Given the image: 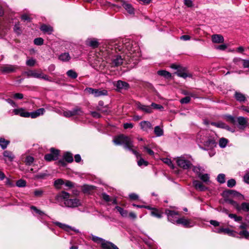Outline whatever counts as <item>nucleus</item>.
<instances>
[{
  "label": "nucleus",
  "instance_id": "obj_1",
  "mask_svg": "<svg viewBox=\"0 0 249 249\" xmlns=\"http://www.w3.org/2000/svg\"><path fill=\"white\" fill-rule=\"evenodd\" d=\"M125 51L120 54L114 55L111 57L109 64L111 67H117L123 64H127L131 62L135 57L140 55L139 47L138 45L130 41L124 44Z\"/></svg>",
  "mask_w": 249,
  "mask_h": 249
},
{
  "label": "nucleus",
  "instance_id": "obj_2",
  "mask_svg": "<svg viewBox=\"0 0 249 249\" xmlns=\"http://www.w3.org/2000/svg\"><path fill=\"white\" fill-rule=\"evenodd\" d=\"M113 142L116 145L124 144L125 148L131 151L137 158L141 157V154L133 149L134 146L131 138L124 135H120L115 137L113 140Z\"/></svg>",
  "mask_w": 249,
  "mask_h": 249
},
{
  "label": "nucleus",
  "instance_id": "obj_3",
  "mask_svg": "<svg viewBox=\"0 0 249 249\" xmlns=\"http://www.w3.org/2000/svg\"><path fill=\"white\" fill-rule=\"evenodd\" d=\"M176 162L178 165L183 169H188L192 166L191 162L183 156L177 158Z\"/></svg>",
  "mask_w": 249,
  "mask_h": 249
},
{
  "label": "nucleus",
  "instance_id": "obj_4",
  "mask_svg": "<svg viewBox=\"0 0 249 249\" xmlns=\"http://www.w3.org/2000/svg\"><path fill=\"white\" fill-rule=\"evenodd\" d=\"M83 114V111L81 108L76 107L72 110H63L62 115L67 118H69L74 116H81Z\"/></svg>",
  "mask_w": 249,
  "mask_h": 249
},
{
  "label": "nucleus",
  "instance_id": "obj_5",
  "mask_svg": "<svg viewBox=\"0 0 249 249\" xmlns=\"http://www.w3.org/2000/svg\"><path fill=\"white\" fill-rule=\"evenodd\" d=\"M85 91L90 94H92L94 97H99L101 96L107 95V91L105 89H95L91 88H87Z\"/></svg>",
  "mask_w": 249,
  "mask_h": 249
},
{
  "label": "nucleus",
  "instance_id": "obj_6",
  "mask_svg": "<svg viewBox=\"0 0 249 249\" xmlns=\"http://www.w3.org/2000/svg\"><path fill=\"white\" fill-rule=\"evenodd\" d=\"M50 152V153L45 155L44 157L45 160L47 161L57 160L59 154V151L53 148H51Z\"/></svg>",
  "mask_w": 249,
  "mask_h": 249
},
{
  "label": "nucleus",
  "instance_id": "obj_7",
  "mask_svg": "<svg viewBox=\"0 0 249 249\" xmlns=\"http://www.w3.org/2000/svg\"><path fill=\"white\" fill-rule=\"evenodd\" d=\"M18 69L19 67L17 65L5 64L2 66L0 67V70L2 73L7 74L14 72Z\"/></svg>",
  "mask_w": 249,
  "mask_h": 249
},
{
  "label": "nucleus",
  "instance_id": "obj_8",
  "mask_svg": "<svg viewBox=\"0 0 249 249\" xmlns=\"http://www.w3.org/2000/svg\"><path fill=\"white\" fill-rule=\"evenodd\" d=\"M165 213L167 216L168 219L173 223H177L178 219V212L167 209L165 210Z\"/></svg>",
  "mask_w": 249,
  "mask_h": 249
},
{
  "label": "nucleus",
  "instance_id": "obj_9",
  "mask_svg": "<svg viewBox=\"0 0 249 249\" xmlns=\"http://www.w3.org/2000/svg\"><path fill=\"white\" fill-rule=\"evenodd\" d=\"M64 204L66 207L73 208L81 205V202L77 198L68 199L65 201Z\"/></svg>",
  "mask_w": 249,
  "mask_h": 249
},
{
  "label": "nucleus",
  "instance_id": "obj_10",
  "mask_svg": "<svg viewBox=\"0 0 249 249\" xmlns=\"http://www.w3.org/2000/svg\"><path fill=\"white\" fill-rule=\"evenodd\" d=\"M223 196L225 202L232 204L233 198V191L232 190L225 191L223 193Z\"/></svg>",
  "mask_w": 249,
  "mask_h": 249
},
{
  "label": "nucleus",
  "instance_id": "obj_11",
  "mask_svg": "<svg viewBox=\"0 0 249 249\" xmlns=\"http://www.w3.org/2000/svg\"><path fill=\"white\" fill-rule=\"evenodd\" d=\"M117 1H121L122 2V5L124 9L130 15H134L135 14V9L133 7L132 5L127 3L123 0H116Z\"/></svg>",
  "mask_w": 249,
  "mask_h": 249
},
{
  "label": "nucleus",
  "instance_id": "obj_12",
  "mask_svg": "<svg viewBox=\"0 0 249 249\" xmlns=\"http://www.w3.org/2000/svg\"><path fill=\"white\" fill-rule=\"evenodd\" d=\"M176 74L179 77L186 78L187 77H192V75L188 72L187 69L185 68L180 67L178 70Z\"/></svg>",
  "mask_w": 249,
  "mask_h": 249
},
{
  "label": "nucleus",
  "instance_id": "obj_13",
  "mask_svg": "<svg viewBox=\"0 0 249 249\" xmlns=\"http://www.w3.org/2000/svg\"><path fill=\"white\" fill-rule=\"evenodd\" d=\"M204 145L208 149L212 148L216 146V143L213 138L210 137L206 138L204 141Z\"/></svg>",
  "mask_w": 249,
  "mask_h": 249
},
{
  "label": "nucleus",
  "instance_id": "obj_14",
  "mask_svg": "<svg viewBox=\"0 0 249 249\" xmlns=\"http://www.w3.org/2000/svg\"><path fill=\"white\" fill-rule=\"evenodd\" d=\"M237 126L240 129H244L248 125L247 119L243 117H239L237 119Z\"/></svg>",
  "mask_w": 249,
  "mask_h": 249
},
{
  "label": "nucleus",
  "instance_id": "obj_15",
  "mask_svg": "<svg viewBox=\"0 0 249 249\" xmlns=\"http://www.w3.org/2000/svg\"><path fill=\"white\" fill-rule=\"evenodd\" d=\"M53 223L60 227V228L64 230L67 232H69L70 231H73L76 232H78L79 231L78 230L75 229L74 228H72L69 225H66L65 224H63L62 223L59 222H54Z\"/></svg>",
  "mask_w": 249,
  "mask_h": 249
},
{
  "label": "nucleus",
  "instance_id": "obj_16",
  "mask_svg": "<svg viewBox=\"0 0 249 249\" xmlns=\"http://www.w3.org/2000/svg\"><path fill=\"white\" fill-rule=\"evenodd\" d=\"M13 111L15 115H19L23 117H30V113L26 111L25 109L23 108L14 109Z\"/></svg>",
  "mask_w": 249,
  "mask_h": 249
},
{
  "label": "nucleus",
  "instance_id": "obj_17",
  "mask_svg": "<svg viewBox=\"0 0 249 249\" xmlns=\"http://www.w3.org/2000/svg\"><path fill=\"white\" fill-rule=\"evenodd\" d=\"M193 185L196 190L199 191H205L208 189V188L205 186L202 182L198 180H194Z\"/></svg>",
  "mask_w": 249,
  "mask_h": 249
},
{
  "label": "nucleus",
  "instance_id": "obj_18",
  "mask_svg": "<svg viewBox=\"0 0 249 249\" xmlns=\"http://www.w3.org/2000/svg\"><path fill=\"white\" fill-rule=\"evenodd\" d=\"M136 106L138 109L145 113H150L152 112V109L150 106L142 105L140 102L136 103Z\"/></svg>",
  "mask_w": 249,
  "mask_h": 249
},
{
  "label": "nucleus",
  "instance_id": "obj_19",
  "mask_svg": "<svg viewBox=\"0 0 249 249\" xmlns=\"http://www.w3.org/2000/svg\"><path fill=\"white\" fill-rule=\"evenodd\" d=\"M101 246L103 249H119L115 244L105 240L101 243Z\"/></svg>",
  "mask_w": 249,
  "mask_h": 249
},
{
  "label": "nucleus",
  "instance_id": "obj_20",
  "mask_svg": "<svg viewBox=\"0 0 249 249\" xmlns=\"http://www.w3.org/2000/svg\"><path fill=\"white\" fill-rule=\"evenodd\" d=\"M177 224H181L185 227H191L193 226V224L190 220L185 218H178L177 223Z\"/></svg>",
  "mask_w": 249,
  "mask_h": 249
},
{
  "label": "nucleus",
  "instance_id": "obj_21",
  "mask_svg": "<svg viewBox=\"0 0 249 249\" xmlns=\"http://www.w3.org/2000/svg\"><path fill=\"white\" fill-rule=\"evenodd\" d=\"M140 125L141 126V129L144 131L147 132L148 130H150L152 128V125L151 124L148 122L146 121H143L141 122L140 123Z\"/></svg>",
  "mask_w": 249,
  "mask_h": 249
},
{
  "label": "nucleus",
  "instance_id": "obj_22",
  "mask_svg": "<svg viewBox=\"0 0 249 249\" xmlns=\"http://www.w3.org/2000/svg\"><path fill=\"white\" fill-rule=\"evenodd\" d=\"M234 97L237 101L241 103L245 102L247 100L245 94L238 91L235 92Z\"/></svg>",
  "mask_w": 249,
  "mask_h": 249
},
{
  "label": "nucleus",
  "instance_id": "obj_23",
  "mask_svg": "<svg viewBox=\"0 0 249 249\" xmlns=\"http://www.w3.org/2000/svg\"><path fill=\"white\" fill-rule=\"evenodd\" d=\"M45 110L43 108H40L30 113V117L32 118H36L40 115H43Z\"/></svg>",
  "mask_w": 249,
  "mask_h": 249
},
{
  "label": "nucleus",
  "instance_id": "obj_24",
  "mask_svg": "<svg viewBox=\"0 0 249 249\" xmlns=\"http://www.w3.org/2000/svg\"><path fill=\"white\" fill-rule=\"evenodd\" d=\"M86 42L87 45L93 48L97 47L99 45L98 40L95 38H88Z\"/></svg>",
  "mask_w": 249,
  "mask_h": 249
},
{
  "label": "nucleus",
  "instance_id": "obj_25",
  "mask_svg": "<svg viewBox=\"0 0 249 249\" xmlns=\"http://www.w3.org/2000/svg\"><path fill=\"white\" fill-rule=\"evenodd\" d=\"M212 40L215 43H221L224 42V38L221 35L215 34L212 36Z\"/></svg>",
  "mask_w": 249,
  "mask_h": 249
},
{
  "label": "nucleus",
  "instance_id": "obj_26",
  "mask_svg": "<svg viewBox=\"0 0 249 249\" xmlns=\"http://www.w3.org/2000/svg\"><path fill=\"white\" fill-rule=\"evenodd\" d=\"M241 61L242 66L244 68L249 69V59H242L240 58H234V63L237 64L238 62Z\"/></svg>",
  "mask_w": 249,
  "mask_h": 249
},
{
  "label": "nucleus",
  "instance_id": "obj_27",
  "mask_svg": "<svg viewBox=\"0 0 249 249\" xmlns=\"http://www.w3.org/2000/svg\"><path fill=\"white\" fill-rule=\"evenodd\" d=\"M116 87L118 89H127L129 87V85L125 82L119 80L117 82Z\"/></svg>",
  "mask_w": 249,
  "mask_h": 249
},
{
  "label": "nucleus",
  "instance_id": "obj_28",
  "mask_svg": "<svg viewBox=\"0 0 249 249\" xmlns=\"http://www.w3.org/2000/svg\"><path fill=\"white\" fill-rule=\"evenodd\" d=\"M69 197H70V194L69 193H68L65 191H62L61 192H60L57 195L56 198L57 200H59L60 199H64L65 201L66 199H68Z\"/></svg>",
  "mask_w": 249,
  "mask_h": 249
},
{
  "label": "nucleus",
  "instance_id": "obj_29",
  "mask_svg": "<svg viewBox=\"0 0 249 249\" xmlns=\"http://www.w3.org/2000/svg\"><path fill=\"white\" fill-rule=\"evenodd\" d=\"M25 74L28 77H33L34 78H39L41 77L40 73H38L36 71H29L25 72Z\"/></svg>",
  "mask_w": 249,
  "mask_h": 249
},
{
  "label": "nucleus",
  "instance_id": "obj_30",
  "mask_svg": "<svg viewBox=\"0 0 249 249\" xmlns=\"http://www.w3.org/2000/svg\"><path fill=\"white\" fill-rule=\"evenodd\" d=\"M246 225L245 223H243L240 225V228L241 229H244L242 231H240L239 234L246 238H248L249 237V232L246 231L244 230L246 229Z\"/></svg>",
  "mask_w": 249,
  "mask_h": 249
},
{
  "label": "nucleus",
  "instance_id": "obj_31",
  "mask_svg": "<svg viewBox=\"0 0 249 249\" xmlns=\"http://www.w3.org/2000/svg\"><path fill=\"white\" fill-rule=\"evenodd\" d=\"M71 58L70 54L68 53H61L58 56V59L63 62L69 61Z\"/></svg>",
  "mask_w": 249,
  "mask_h": 249
},
{
  "label": "nucleus",
  "instance_id": "obj_32",
  "mask_svg": "<svg viewBox=\"0 0 249 249\" xmlns=\"http://www.w3.org/2000/svg\"><path fill=\"white\" fill-rule=\"evenodd\" d=\"M3 155L10 161H13L15 158V156L13 153L8 150L4 151L3 153Z\"/></svg>",
  "mask_w": 249,
  "mask_h": 249
},
{
  "label": "nucleus",
  "instance_id": "obj_33",
  "mask_svg": "<svg viewBox=\"0 0 249 249\" xmlns=\"http://www.w3.org/2000/svg\"><path fill=\"white\" fill-rule=\"evenodd\" d=\"M40 29L44 33H47L49 34H51L53 31V29L51 26L45 24L41 25Z\"/></svg>",
  "mask_w": 249,
  "mask_h": 249
},
{
  "label": "nucleus",
  "instance_id": "obj_34",
  "mask_svg": "<svg viewBox=\"0 0 249 249\" xmlns=\"http://www.w3.org/2000/svg\"><path fill=\"white\" fill-rule=\"evenodd\" d=\"M211 124L219 128L229 129V126L222 122H211Z\"/></svg>",
  "mask_w": 249,
  "mask_h": 249
},
{
  "label": "nucleus",
  "instance_id": "obj_35",
  "mask_svg": "<svg viewBox=\"0 0 249 249\" xmlns=\"http://www.w3.org/2000/svg\"><path fill=\"white\" fill-rule=\"evenodd\" d=\"M163 213L162 212L160 211L159 210L155 208L153 209V211L151 212V214L153 216L156 217L157 218H160L162 217Z\"/></svg>",
  "mask_w": 249,
  "mask_h": 249
},
{
  "label": "nucleus",
  "instance_id": "obj_36",
  "mask_svg": "<svg viewBox=\"0 0 249 249\" xmlns=\"http://www.w3.org/2000/svg\"><path fill=\"white\" fill-rule=\"evenodd\" d=\"M115 209L119 212L122 216L126 217L128 216V212L119 206H116Z\"/></svg>",
  "mask_w": 249,
  "mask_h": 249
},
{
  "label": "nucleus",
  "instance_id": "obj_37",
  "mask_svg": "<svg viewBox=\"0 0 249 249\" xmlns=\"http://www.w3.org/2000/svg\"><path fill=\"white\" fill-rule=\"evenodd\" d=\"M157 73L159 75L162 76L166 78H169L171 77V74L169 72L165 70L159 71Z\"/></svg>",
  "mask_w": 249,
  "mask_h": 249
},
{
  "label": "nucleus",
  "instance_id": "obj_38",
  "mask_svg": "<svg viewBox=\"0 0 249 249\" xmlns=\"http://www.w3.org/2000/svg\"><path fill=\"white\" fill-rule=\"evenodd\" d=\"M9 142H10L9 141L6 140L4 138L0 139V146L3 149H4L7 147Z\"/></svg>",
  "mask_w": 249,
  "mask_h": 249
},
{
  "label": "nucleus",
  "instance_id": "obj_39",
  "mask_svg": "<svg viewBox=\"0 0 249 249\" xmlns=\"http://www.w3.org/2000/svg\"><path fill=\"white\" fill-rule=\"evenodd\" d=\"M154 133L157 136H161L163 134V129L159 126H156L154 128Z\"/></svg>",
  "mask_w": 249,
  "mask_h": 249
},
{
  "label": "nucleus",
  "instance_id": "obj_40",
  "mask_svg": "<svg viewBox=\"0 0 249 249\" xmlns=\"http://www.w3.org/2000/svg\"><path fill=\"white\" fill-rule=\"evenodd\" d=\"M64 159L68 162H71L73 160L72 154L69 152H66L64 155Z\"/></svg>",
  "mask_w": 249,
  "mask_h": 249
},
{
  "label": "nucleus",
  "instance_id": "obj_41",
  "mask_svg": "<svg viewBox=\"0 0 249 249\" xmlns=\"http://www.w3.org/2000/svg\"><path fill=\"white\" fill-rule=\"evenodd\" d=\"M204 182L208 184L210 181L209 175L208 174H201L198 177Z\"/></svg>",
  "mask_w": 249,
  "mask_h": 249
},
{
  "label": "nucleus",
  "instance_id": "obj_42",
  "mask_svg": "<svg viewBox=\"0 0 249 249\" xmlns=\"http://www.w3.org/2000/svg\"><path fill=\"white\" fill-rule=\"evenodd\" d=\"M228 142V140L224 138L220 139L219 141V145L221 148H225Z\"/></svg>",
  "mask_w": 249,
  "mask_h": 249
},
{
  "label": "nucleus",
  "instance_id": "obj_43",
  "mask_svg": "<svg viewBox=\"0 0 249 249\" xmlns=\"http://www.w3.org/2000/svg\"><path fill=\"white\" fill-rule=\"evenodd\" d=\"M99 2L100 3L101 5L102 6H108V7H117L118 8H120V6H117L115 4H112L110 2L106 0V1H100Z\"/></svg>",
  "mask_w": 249,
  "mask_h": 249
},
{
  "label": "nucleus",
  "instance_id": "obj_44",
  "mask_svg": "<svg viewBox=\"0 0 249 249\" xmlns=\"http://www.w3.org/2000/svg\"><path fill=\"white\" fill-rule=\"evenodd\" d=\"M63 184H64V181L61 178L57 179L54 182V186L57 189H60L61 185Z\"/></svg>",
  "mask_w": 249,
  "mask_h": 249
},
{
  "label": "nucleus",
  "instance_id": "obj_45",
  "mask_svg": "<svg viewBox=\"0 0 249 249\" xmlns=\"http://www.w3.org/2000/svg\"><path fill=\"white\" fill-rule=\"evenodd\" d=\"M67 74L69 77L73 79H75L77 77L76 72L72 70H69L67 72Z\"/></svg>",
  "mask_w": 249,
  "mask_h": 249
},
{
  "label": "nucleus",
  "instance_id": "obj_46",
  "mask_svg": "<svg viewBox=\"0 0 249 249\" xmlns=\"http://www.w3.org/2000/svg\"><path fill=\"white\" fill-rule=\"evenodd\" d=\"M225 176L223 174H220L217 177V180L220 183H223L225 182Z\"/></svg>",
  "mask_w": 249,
  "mask_h": 249
},
{
  "label": "nucleus",
  "instance_id": "obj_47",
  "mask_svg": "<svg viewBox=\"0 0 249 249\" xmlns=\"http://www.w3.org/2000/svg\"><path fill=\"white\" fill-rule=\"evenodd\" d=\"M162 161L164 163L167 164L169 166H170L171 168H174V165L171 161V160L168 158H164L162 160Z\"/></svg>",
  "mask_w": 249,
  "mask_h": 249
},
{
  "label": "nucleus",
  "instance_id": "obj_48",
  "mask_svg": "<svg viewBox=\"0 0 249 249\" xmlns=\"http://www.w3.org/2000/svg\"><path fill=\"white\" fill-rule=\"evenodd\" d=\"M241 208L245 212L249 211V203H242L241 205Z\"/></svg>",
  "mask_w": 249,
  "mask_h": 249
},
{
  "label": "nucleus",
  "instance_id": "obj_49",
  "mask_svg": "<svg viewBox=\"0 0 249 249\" xmlns=\"http://www.w3.org/2000/svg\"><path fill=\"white\" fill-rule=\"evenodd\" d=\"M223 233L232 236L233 235V231L232 230H230L229 228H223Z\"/></svg>",
  "mask_w": 249,
  "mask_h": 249
},
{
  "label": "nucleus",
  "instance_id": "obj_50",
  "mask_svg": "<svg viewBox=\"0 0 249 249\" xmlns=\"http://www.w3.org/2000/svg\"><path fill=\"white\" fill-rule=\"evenodd\" d=\"M34 159L31 156H27L25 159V162L27 165H31L34 161Z\"/></svg>",
  "mask_w": 249,
  "mask_h": 249
},
{
  "label": "nucleus",
  "instance_id": "obj_51",
  "mask_svg": "<svg viewBox=\"0 0 249 249\" xmlns=\"http://www.w3.org/2000/svg\"><path fill=\"white\" fill-rule=\"evenodd\" d=\"M245 50V49L244 47H243L242 46H239L236 49V50L234 51V52L239 54H244Z\"/></svg>",
  "mask_w": 249,
  "mask_h": 249
},
{
  "label": "nucleus",
  "instance_id": "obj_52",
  "mask_svg": "<svg viewBox=\"0 0 249 249\" xmlns=\"http://www.w3.org/2000/svg\"><path fill=\"white\" fill-rule=\"evenodd\" d=\"M16 185L19 187H24L26 185V181L23 179H19L17 181Z\"/></svg>",
  "mask_w": 249,
  "mask_h": 249
},
{
  "label": "nucleus",
  "instance_id": "obj_53",
  "mask_svg": "<svg viewBox=\"0 0 249 249\" xmlns=\"http://www.w3.org/2000/svg\"><path fill=\"white\" fill-rule=\"evenodd\" d=\"M151 106L155 109H159L160 110H163V107L161 105L154 103L151 104Z\"/></svg>",
  "mask_w": 249,
  "mask_h": 249
},
{
  "label": "nucleus",
  "instance_id": "obj_54",
  "mask_svg": "<svg viewBox=\"0 0 249 249\" xmlns=\"http://www.w3.org/2000/svg\"><path fill=\"white\" fill-rule=\"evenodd\" d=\"M36 62L35 59L31 58L26 61V65L29 66H34Z\"/></svg>",
  "mask_w": 249,
  "mask_h": 249
},
{
  "label": "nucleus",
  "instance_id": "obj_55",
  "mask_svg": "<svg viewBox=\"0 0 249 249\" xmlns=\"http://www.w3.org/2000/svg\"><path fill=\"white\" fill-rule=\"evenodd\" d=\"M34 42L36 45H41L43 43V39L41 37H39L35 39Z\"/></svg>",
  "mask_w": 249,
  "mask_h": 249
},
{
  "label": "nucleus",
  "instance_id": "obj_56",
  "mask_svg": "<svg viewBox=\"0 0 249 249\" xmlns=\"http://www.w3.org/2000/svg\"><path fill=\"white\" fill-rule=\"evenodd\" d=\"M92 240L95 242L101 244L103 241H105V240L103 239L102 238L96 236H93L92 237Z\"/></svg>",
  "mask_w": 249,
  "mask_h": 249
},
{
  "label": "nucleus",
  "instance_id": "obj_57",
  "mask_svg": "<svg viewBox=\"0 0 249 249\" xmlns=\"http://www.w3.org/2000/svg\"><path fill=\"white\" fill-rule=\"evenodd\" d=\"M138 164L140 166L142 165L147 166L148 165V162L144 160L142 158H140V159L138 161Z\"/></svg>",
  "mask_w": 249,
  "mask_h": 249
},
{
  "label": "nucleus",
  "instance_id": "obj_58",
  "mask_svg": "<svg viewBox=\"0 0 249 249\" xmlns=\"http://www.w3.org/2000/svg\"><path fill=\"white\" fill-rule=\"evenodd\" d=\"M193 171L199 177L202 174L201 173V168L199 167H194Z\"/></svg>",
  "mask_w": 249,
  "mask_h": 249
},
{
  "label": "nucleus",
  "instance_id": "obj_59",
  "mask_svg": "<svg viewBox=\"0 0 249 249\" xmlns=\"http://www.w3.org/2000/svg\"><path fill=\"white\" fill-rule=\"evenodd\" d=\"M184 4L188 7H192L193 3L192 0H184Z\"/></svg>",
  "mask_w": 249,
  "mask_h": 249
},
{
  "label": "nucleus",
  "instance_id": "obj_60",
  "mask_svg": "<svg viewBox=\"0 0 249 249\" xmlns=\"http://www.w3.org/2000/svg\"><path fill=\"white\" fill-rule=\"evenodd\" d=\"M191 100V98L189 96L185 97L182 99H181L180 101L181 104H187Z\"/></svg>",
  "mask_w": 249,
  "mask_h": 249
},
{
  "label": "nucleus",
  "instance_id": "obj_61",
  "mask_svg": "<svg viewBox=\"0 0 249 249\" xmlns=\"http://www.w3.org/2000/svg\"><path fill=\"white\" fill-rule=\"evenodd\" d=\"M102 197L106 202H109L111 200L109 196L106 193H103L102 194Z\"/></svg>",
  "mask_w": 249,
  "mask_h": 249
},
{
  "label": "nucleus",
  "instance_id": "obj_62",
  "mask_svg": "<svg viewBox=\"0 0 249 249\" xmlns=\"http://www.w3.org/2000/svg\"><path fill=\"white\" fill-rule=\"evenodd\" d=\"M234 197H237L240 200H243L244 199V197L243 195L241 194L240 193L234 191Z\"/></svg>",
  "mask_w": 249,
  "mask_h": 249
},
{
  "label": "nucleus",
  "instance_id": "obj_63",
  "mask_svg": "<svg viewBox=\"0 0 249 249\" xmlns=\"http://www.w3.org/2000/svg\"><path fill=\"white\" fill-rule=\"evenodd\" d=\"M13 97L17 99H21L23 98V95L22 93H17L14 94Z\"/></svg>",
  "mask_w": 249,
  "mask_h": 249
},
{
  "label": "nucleus",
  "instance_id": "obj_64",
  "mask_svg": "<svg viewBox=\"0 0 249 249\" xmlns=\"http://www.w3.org/2000/svg\"><path fill=\"white\" fill-rule=\"evenodd\" d=\"M93 187L89 185H84L83 186V191L85 193L88 192L89 191L91 190L92 189Z\"/></svg>",
  "mask_w": 249,
  "mask_h": 249
}]
</instances>
